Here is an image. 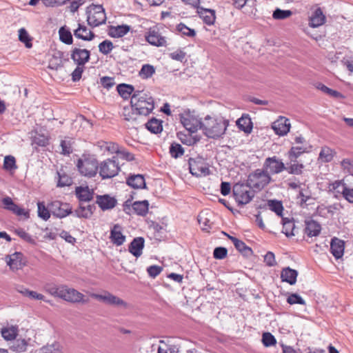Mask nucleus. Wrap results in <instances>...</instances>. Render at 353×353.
Segmentation results:
<instances>
[{"mask_svg":"<svg viewBox=\"0 0 353 353\" xmlns=\"http://www.w3.org/2000/svg\"><path fill=\"white\" fill-rule=\"evenodd\" d=\"M228 125V120L208 115L202 121L201 130L207 137L217 139L225 133Z\"/></svg>","mask_w":353,"mask_h":353,"instance_id":"nucleus-1","label":"nucleus"},{"mask_svg":"<svg viewBox=\"0 0 353 353\" xmlns=\"http://www.w3.org/2000/svg\"><path fill=\"white\" fill-rule=\"evenodd\" d=\"M132 110L139 115L147 116L154 108V100L152 97L140 91H135L130 100Z\"/></svg>","mask_w":353,"mask_h":353,"instance_id":"nucleus-2","label":"nucleus"},{"mask_svg":"<svg viewBox=\"0 0 353 353\" xmlns=\"http://www.w3.org/2000/svg\"><path fill=\"white\" fill-rule=\"evenodd\" d=\"M271 177L263 169H257L248 176L247 183L254 191H260L268 185Z\"/></svg>","mask_w":353,"mask_h":353,"instance_id":"nucleus-3","label":"nucleus"},{"mask_svg":"<svg viewBox=\"0 0 353 353\" xmlns=\"http://www.w3.org/2000/svg\"><path fill=\"white\" fill-rule=\"evenodd\" d=\"M79 172L88 177L94 176L99 169V164L97 159L94 157H84L79 159L77 164Z\"/></svg>","mask_w":353,"mask_h":353,"instance_id":"nucleus-4","label":"nucleus"},{"mask_svg":"<svg viewBox=\"0 0 353 353\" xmlns=\"http://www.w3.org/2000/svg\"><path fill=\"white\" fill-rule=\"evenodd\" d=\"M249 185L243 183H236L233 186V194L236 201L239 205H245L248 203L254 197V192L252 191Z\"/></svg>","mask_w":353,"mask_h":353,"instance_id":"nucleus-5","label":"nucleus"},{"mask_svg":"<svg viewBox=\"0 0 353 353\" xmlns=\"http://www.w3.org/2000/svg\"><path fill=\"white\" fill-rule=\"evenodd\" d=\"M99 175L103 179H110L116 176L120 167L115 157L108 159L100 163L99 166Z\"/></svg>","mask_w":353,"mask_h":353,"instance_id":"nucleus-6","label":"nucleus"},{"mask_svg":"<svg viewBox=\"0 0 353 353\" xmlns=\"http://www.w3.org/2000/svg\"><path fill=\"white\" fill-rule=\"evenodd\" d=\"M305 180L300 181L297 182L292 181L290 179H288V187L291 188L292 190L296 193V203L301 208H304L307 207V204L306 202L311 199L310 194L305 193L307 190L301 187V185L304 184Z\"/></svg>","mask_w":353,"mask_h":353,"instance_id":"nucleus-7","label":"nucleus"},{"mask_svg":"<svg viewBox=\"0 0 353 353\" xmlns=\"http://www.w3.org/2000/svg\"><path fill=\"white\" fill-rule=\"evenodd\" d=\"M106 21V16L102 6H94L88 12L87 21L92 27H97Z\"/></svg>","mask_w":353,"mask_h":353,"instance_id":"nucleus-8","label":"nucleus"},{"mask_svg":"<svg viewBox=\"0 0 353 353\" xmlns=\"http://www.w3.org/2000/svg\"><path fill=\"white\" fill-rule=\"evenodd\" d=\"M62 289L63 290L60 294V299L73 303H85L88 302V299H84V295L77 290L70 288L66 285H63Z\"/></svg>","mask_w":353,"mask_h":353,"instance_id":"nucleus-9","label":"nucleus"},{"mask_svg":"<svg viewBox=\"0 0 353 353\" xmlns=\"http://www.w3.org/2000/svg\"><path fill=\"white\" fill-rule=\"evenodd\" d=\"M145 40L152 46L157 47L167 46L166 38L161 35L157 27L150 28L145 34Z\"/></svg>","mask_w":353,"mask_h":353,"instance_id":"nucleus-10","label":"nucleus"},{"mask_svg":"<svg viewBox=\"0 0 353 353\" xmlns=\"http://www.w3.org/2000/svg\"><path fill=\"white\" fill-rule=\"evenodd\" d=\"M72 208L68 203L54 201L50 203V210L53 216L57 218H64L72 213Z\"/></svg>","mask_w":353,"mask_h":353,"instance_id":"nucleus-11","label":"nucleus"},{"mask_svg":"<svg viewBox=\"0 0 353 353\" xmlns=\"http://www.w3.org/2000/svg\"><path fill=\"white\" fill-rule=\"evenodd\" d=\"M190 172L196 176H206L210 174V170L201 158L192 159L188 161Z\"/></svg>","mask_w":353,"mask_h":353,"instance_id":"nucleus-12","label":"nucleus"},{"mask_svg":"<svg viewBox=\"0 0 353 353\" xmlns=\"http://www.w3.org/2000/svg\"><path fill=\"white\" fill-rule=\"evenodd\" d=\"M90 296L108 305L123 307L125 308L128 306V304L123 300L108 292H105L103 294L92 293L90 294Z\"/></svg>","mask_w":353,"mask_h":353,"instance_id":"nucleus-13","label":"nucleus"},{"mask_svg":"<svg viewBox=\"0 0 353 353\" xmlns=\"http://www.w3.org/2000/svg\"><path fill=\"white\" fill-rule=\"evenodd\" d=\"M181 122L183 127L190 132H195L199 128L201 129L202 121L196 117L185 113L181 115Z\"/></svg>","mask_w":353,"mask_h":353,"instance_id":"nucleus-14","label":"nucleus"},{"mask_svg":"<svg viewBox=\"0 0 353 353\" xmlns=\"http://www.w3.org/2000/svg\"><path fill=\"white\" fill-rule=\"evenodd\" d=\"M284 169V163L276 157L267 158L263 164V170L269 174L280 173Z\"/></svg>","mask_w":353,"mask_h":353,"instance_id":"nucleus-15","label":"nucleus"},{"mask_svg":"<svg viewBox=\"0 0 353 353\" xmlns=\"http://www.w3.org/2000/svg\"><path fill=\"white\" fill-rule=\"evenodd\" d=\"M71 59L77 65L84 66L90 59V51L75 47L71 51Z\"/></svg>","mask_w":353,"mask_h":353,"instance_id":"nucleus-16","label":"nucleus"},{"mask_svg":"<svg viewBox=\"0 0 353 353\" xmlns=\"http://www.w3.org/2000/svg\"><path fill=\"white\" fill-rule=\"evenodd\" d=\"M2 203L5 209L11 211L14 214L17 216H24L26 218L29 217V212L26 211L24 208L14 203L10 197L6 196L3 198L2 199Z\"/></svg>","mask_w":353,"mask_h":353,"instance_id":"nucleus-17","label":"nucleus"},{"mask_svg":"<svg viewBox=\"0 0 353 353\" xmlns=\"http://www.w3.org/2000/svg\"><path fill=\"white\" fill-rule=\"evenodd\" d=\"M26 264V261L21 252H15L11 254L9 256V260L7 261V265L13 271L22 269Z\"/></svg>","mask_w":353,"mask_h":353,"instance_id":"nucleus-18","label":"nucleus"},{"mask_svg":"<svg viewBox=\"0 0 353 353\" xmlns=\"http://www.w3.org/2000/svg\"><path fill=\"white\" fill-rule=\"evenodd\" d=\"M96 203L104 211L114 208L117 204V199L108 194L97 195Z\"/></svg>","mask_w":353,"mask_h":353,"instance_id":"nucleus-19","label":"nucleus"},{"mask_svg":"<svg viewBox=\"0 0 353 353\" xmlns=\"http://www.w3.org/2000/svg\"><path fill=\"white\" fill-rule=\"evenodd\" d=\"M345 242L336 237H334L330 243V252L336 259H341L344 253Z\"/></svg>","mask_w":353,"mask_h":353,"instance_id":"nucleus-20","label":"nucleus"},{"mask_svg":"<svg viewBox=\"0 0 353 353\" xmlns=\"http://www.w3.org/2000/svg\"><path fill=\"white\" fill-rule=\"evenodd\" d=\"M75 194L80 203H87L93 199L94 191L88 186L76 188Z\"/></svg>","mask_w":353,"mask_h":353,"instance_id":"nucleus-21","label":"nucleus"},{"mask_svg":"<svg viewBox=\"0 0 353 353\" xmlns=\"http://www.w3.org/2000/svg\"><path fill=\"white\" fill-rule=\"evenodd\" d=\"M197 13L205 24L208 26L214 24L216 19L215 10L199 6L197 7Z\"/></svg>","mask_w":353,"mask_h":353,"instance_id":"nucleus-22","label":"nucleus"},{"mask_svg":"<svg viewBox=\"0 0 353 353\" xmlns=\"http://www.w3.org/2000/svg\"><path fill=\"white\" fill-rule=\"evenodd\" d=\"M145 240L143 237H136L130 243L129 252L135 257H139L142 254Z\"/></svg>","mask_w":353,"mask_h":353,"instance_id":"nucleus-23","label":"nucleus"},{"mask_svg":"<svg viewBox=\"0 0 353 353\" xmlns=\"http://www.w3.org/2000/svg\"><path fill=\"white\" fill-rule=\"evenodd\" d=\"M111 241L113 244L119 246L123 244L125 241V236L122 234V228L119 224L113 226L110 231Z\"/></svg>","mask_w":353,"mask_h":353,"instance_id":"nucleus-24","label":"nucleus"},{"mask_svg":"<svg viewBox=\"0 0 353 353\" xmlns=\"http://www.w3.org/2000/svg\"><path fill=\"white\" fill-rule=\"evenodd\" d=\"M325 22V17L321 8H317L311 14L309 19V26L312 28H318Z\"/></svg>","mask_w":353,"mask_h":353,"instance_id":"nucleus-25","label":"nucleus"},{"mask_svg":"<svg viewBox=\"0 0 353 353\" xmlns=\"http://www.w3.org/2000/svg\"><path fill=\"white\" fill-rule=\"evenodd\" d=\"M130 30L131 27L126 24L111 26L109 27L108 34L113 38H120L127 34Z\"/></svg>","mask_w":353,"mask_h":353,"instance_id":"nucleus-26","label":"nucleus"},{"mask_svg":"<svg viewBox=\"0 0 353 353\" xmlns=\"http://www.w3.org/2000/svg\"><path fill=\"white\" fill-rule=\"evenodd\" d=\"M95 206L94 205H85V203H80L79 208L75 210L74 213L77 217L88 219L92 215Z\"/></svg>","mask_w":353,"mask_h":353,"instance_id":"nucleus-27","label":"nucleus"},{"mask_svg":"<svg viewBox=\"0 0 353 353\" xmlns=\"http://www.w3.org/2000/svg\"><path fill=\"white\" fill-rule=\"evenodd\" d=\"M126 183L129 186L134 189H141L146 188L145 179L143 175L139 174L130 175L127 179Z\"/></svg>","mask_w":353,"mask_h":353,"instance_id":"nucleus-28","label":"nucleus"},{"mask_svg":"<svg viewBox=\"0 0 353 353\" xmlns=\"http://www.w3.org/2000/svg\"><path fill=\"white\" fill-rule=\"evenodd\" d=\"M321 230V225L316 221H305V233L310 237L317 236Z\"/></svg>","mask_w":353,"mask_h":353,"instance_id":"nucleus-29","label":"nucleus"},{"mask_svg":"<svg viewBox=\"0 0 353 353\" xmlns=\"http://www.w3.org/2000/svg\"><path fill=\"white\" fill-rule=\"evenodd\" d=\"M74 34L77 38L83 41H92L95 37L94 32L81 24H79V27L74 30Z\"/></svg>","mask_w":353,"mask_h":353,"instance_id":"nucleus-30","label":"nucleus"},{"mask_svg":"<svg viewBox=\"0 0 353 353\" xmlns=\"http://www.w3.org/2000/svg\"><path fill=\"white\" fill-rule=\"evenodd\" d=\"M272 128L278 135L287 134V118L280 117L279 119L273 122Z\"/></svg>","mask_w":353,"mask_h":353,"instance_id":"nucleus-31","label":"nucleus"},{"mask_svg":"<svg viewBox=\"0 0 353 353\" xmlns=\"http://www.w3.org/2000/svg\"><path fill=\"white\" fill-rule=\"evenodd\" d=\"M228 237L232 241L236 249L238 250L241 254L245 256H250L252 254V249L247 246L243 241L232 236L228 235Z\"/></svg>","mask_w":353,"mask_h":353,"instance_id":"nucleus-32","label":"nucleus"},{"mask_svg":"<svg viewBox=\"0 0 353 353\" xmlns=\"http://www.w3.org/2000/svg\"><path fill=\"white\" fill-rule=\"evenodd\" d=\"M149 203L147 200L135 201L132 204V209L137 215L144 216L148 212Z\"/></svg>","mask_w":353,"mask_h":353,"instance_id":"nucleus-33","label":"nucleus"},{"mask_svg":"<svg viewBox=\"0 0 353 353\" xmlns=\"http://www.w3.org/2000/svg\"><path fill=\"white\" fill-rule=\"evenodd\" d=\"M238 128L245 133H250L252 130V123L250 117L243 115L236 121Z\"/></svg>","mask_w":353,"mask_h":353,"instance_id":"nucleus-34","label":"nucleus"},{"mask_svg":"<svg viewBox=\"0 0 353 353\" xmlns=\"http://www.w3.org/2000/svg\"><path fill=\"white\" fill-rule=\"evenodd\" d=\"M335 152L327 146L321 148L319 155V160L322 163H330L332 161Z\"/></svg>","mask_w":353,"mask_h":353,"instance_id":"nucleus-35","label":"nucleus"},{"mask_svg":"<svg viewBox=\"0 0 353 353\" xmlns=\"http://www.w3.org/2000/svg\"><path fill=\"white\" fill-rule=\"evenodd\" d=\"M288 304L291 305L297 304L301 306L302 311H305L306 310L305 301L297 293L288 292Z\"/></svg>","mask_w":353,"mask_h":353,"instance_id":"nucleus-36","label":"nucleus"},{"mask_svg":"<svg viewBox=\"0 0 353 353\" xmlns=\"http://www.w3.org/2000/svg\"><path fill=\"white\" fill-rule=\"evenodd\" d=\"M307 148L303 146L292 145L288 150V160L290 161H299L298 159L305 152H307Z\"/></svg>","mask_w":353,"mask_h":353,"instance_id":"nucleus-37","label":"nucleus"},{"mask_svg":"<svg viewBox=\"0 0 353 353\" xmlns=\"http://www.w3.org/2000/svg\"><path fill=\"white\" fill-rule=\"evenodd\" d=\"M145 128L152 133H160L163 130L162 121L152 118L145 123Z\"/></svg>","mask_w":353,"mask_h":353,"instance_id":"nucleus-38","label":"nucleus"},{"mask_svg":"<svg viewBox=\"0 0 353 353\" xmlns=\"http://www.w3.org/2000/svg\"><path fill=\"white\" fill-rule=\"evenodd\" d=\"M117 90L121 97L124 99H128L134 92V88L132 85L121 83L117 85Z\"/></svg>","mask_w":353,"mask_h":353,"instance_id":"nucleus-39","label":"nucleus"},{"mask_svg":"<svg viewBox=\"0 0 353 353\" xmlns=\"http://www.w3.org/2000/svg\"><path fill=\"white\" fill-rule=\"evenodd\" d=\"M304 165L303 161H294L288 162V174L299 175L302 174Z\"/></svg>","mask_w":353,"mask_h":353,"instance_id":"nucleus-40","label":"nucleus"},{"mask_svg":"<svg viewBox=\"0 0 353 353\" xmlns=\"http://www.w3.org/2000/svg\"><path fill=\"white\" fill-rule=\"evenodd\" d=\"M38 216L44 221H48L50 217V203L46 206L43 202L37 203Z\"/></svg>","mask_w":353,"mask_h":353,"instance_id":"nucleus-41","label":"nucleus"},{"mask_svg":"<svg viewBox=\"0 0 353 353\" xmlns=\"http://www.w3.org/2000/svg\"><path fill=\"white\" fill-rule=\"evenodd\" d=\"M39 0H30V6H35ZM46 7H60L66 4L70 0H41Z\"/></svg>","mask_w":353,"mask_h":353,"instance_id":"nucleus-42","label":"nucleus"},{"mask_svg":"<svg viewBox=\"0 0 353 353\" xmlns=\"http://www.w3.org/2000/svg\"><path fill=\"white\" fill-rule=\"evenodd\" d=\"M63 285H57L54 283H46L44 286V290L46 292L54 297L60 298V294L62 292V288Z\"/></svg>","mask_w":353,"mask_h":353,"instance_id":"nucleus-43","label":"nucleus"},{"mask_svg":"<svg viewBox=\"0 0 353 353\" xmlns=\"http://www.w3.org/2000/svg\"><path fill=\"white\" fill-rule=\"evenodd\" d=\"M39 353H63L62 347L59 343L54 342L40 348Z\"/></svg>","mask_w":353,"mask_h":353,"instance_id":"nucleus-44","label":"nucleus"},{"mask_svg":"<svg viewBox=\"0 0 353 353\" xmlns=\"http://www.w3.org/2000/svg\"><path fill=\"white\" fill-rule=\"evenodd\" d=\"M60 40L68 45H70L73 42L72 35L70 30L64 27H61L59 30Z\"/></svg>","mask_w":353,"mask_h":353,"instance_id":"nucleus-45","label":"nucleus"},{"mask_svg":"<svg viewBox=\"0 0 353 353\" xmlns=\"http://www.w3.org/2000/svg\"><path fill=\"white\" fill-rule=\"evenodd\" d=\"M1 335L6 341H11L17 335V328L15 327H5L1 330Z\"/></svg>","mask_w":353,"mask_h":353,"instance_id":"nucleus-46","label":"nucleus"},{"mask_svg":"<svg viewBox=\"0 0 353 353\" xmlns=\"http://www.w3.org/2000/svg\"><path fill=\"white\" fill-rule=\"evenodd\" d=\"M19 40L23 43L28 48H30L32 46L31 42L32 39L24 28H21L19 30Z\"/></svg>","mask_w":353,"mask_h":353,"instance_id":"nucleus-47","label":"nucleus"},{"mask_svg":"<svg viewBox=\"0 0 353 353\" xmlns=\"http://www.w3.org/2000/svg\"><path fill=\"white\" fill-rule=\"evenodd\" d=\"M155 73V68L150 64H145L139 71V76L144 79L150 78Z\"/></svg>","mask_w":353,"mask_h":353,"instance_id":"nucleus-48","label":"nucleus"},{"mask_svg":"<svg viewBox=\"0 0 353 353\" xmlns=\"http://www.w3.org/2000/svg\"><path fill=\"white\" fill-rule=\"evenodd\" d=\"M336 187L341 188L342 194L343 197L350 203H353V188H349L346 186V184H341L339 183H336L335 184Z\"/></svg>","mask_w":353,"mask_h":353,"instance_id":"nucleus-49","label":"nucleus"},{"mask_svg":"<svg viewBox=\"0 0 353 353\" xmlns=\"http://www.w3.org/2000/svg\"><path fill=\"white\" fill-rule=\"evenodd\" d=\"M170 153L172 157L176 159L183 155L184 150L179 143H173L170 147Z\"/></svg>","mask_w":353,"mask_h":353,"instance_id":"nucleus-50","label":"nucleus"},{"mask_svg":"<svg viewBox=\"0 0 353 353\" xmlns=\"http://www.w3.org/2000/svg\"><path fill=\"white\" fill-rule=\"evenodd\" d=\"M28 343L25 339H17L14 341L11 346L12 350L17 352H25L27 349Z\"/></svg>","mask_w":353,"mask_h":353,"instance_id":"nucleus-51","label":"nucleus"},{"mask_svg":"<svg viewBox=\"0 0 353 353\" xmlns=\"http://www.w3.org/2000/svg\"><path fill=\"white\" fill-rule=\"evenodd\" d=\"M113 48L112 42L109 40H105L99 45V52L105 55L109 54L112 50Z\"/></svg>","mask_w":353,"mask_h":353,"instance_id":"nucleus-52","label":"nucleus"},{"mask_svg":"<svg viewBox=\"0 0 353 353\" xmlns=\"http://www.w3.org/2000/svg\"><path fill=\"white\" fill-rule=\"evenodd\" d=\"M72 141L71 139L62 140L60 143L61 148V153L64 155H69L72 152Z\"/></svg>","mask_w":353,"mask_h":353,"instance_id":"nucleus-53","label":"nucleus"},{"mask_svg":"<svg viewBox=\"0 0 353 353\" xmlns=\"http://www.w3.org/2000/svg\"><path fill=\"white\" fill-rule=\"evenodd\" d=\"M268 205L270 209L274 212L278 216H282L283 207L281 202L277 201H269Z\"/></svg>","mask_w":353,"mask_h":353,"instance_id":"nucleus-54","label":"nucleus"},{"mask_svg":"<svg viewBox=\"0 0 353 353\" xmlns=\"http://www.w3.org/2000/svg\"><path fill=\"white\" fill-rule=\"evenodd\" d=\"M262 343L264 346L270 347L275 345L276 341L270 332H264L262 335Z\"/></svg>","mask_w":353,"mask_h":353,"instance_id":"nucleus-55","label":"nucleus"},{"mask_svg":"<svg viewBox=\"0 0 353 353\" xmlns=\"http://www.w3.org/2000/svg\"><path fill=\"white\" fill-rule=\"evenodd\" d=\"M177 30L181 32L182 34L193 37L196 34V32L194 30L191 29L186 26L184 23H179L176 27Z\"/></svg>","mask_w":353,"mask_h":353,"instance_id":"nucleus-56","label":"nucleus"},{"mask_svg":"<svg viewBox=\"0 0 353 353\" xmlns=\"http://www.w3.org/2000/svg\"><path fill=\"white\" fill-rule=\"evenodd\" d=\"M3 168L6 170H12L16 169L15 158L12 156L8 155L4 158Z\"/></svg>","mask_w":353,"mask_h":353,"instance_id":"nucleus-57","label":"nucleus"},{"mask_svg":"<svg viewBox=\"0 0 353 353\" xmlns=\"http://www.w3.org/2000/svg\"><path fill=\"white\" fill-rule=\"evenodd\" d=\"M136 115V111L132 110V107L131 106V108H124L123 112V116L124 117V119L126 121H134L137 119Z\"/></svg>","mask_w":353,"mask_h":353,"instance_id":"nucleus-58","label":"nucleus"},{"mask_svg":"<svg viewBox=\"0 0 353 353\" xmlns=\"http://www.w3.org/2000/svg\"><path fill=\"white\" fill-rule=\"evenodd\" d=\"M228 254V250L225 248L218 247L214 250L213 255L216 259H223Z\"/></svg>","mask_w":353,"mask_h":353,"instance_id":"nucleus-59","label":"nucleus"},{"mask_svg":"<svg viewBox=\"0 0 353 353\" xmlns=\"http://www.w3.org/2000/svg\"><path fill=\"white\" fill-rule=\"evenodd\" d=\"M163 268L159 265H151L147 268V272L150 276L152 278H155L162 271Z\"/></svg>","mask_w":353,"mask_h":353,"instance_id":"nucleus-60","label":"nucleus"},{"mask_svg":"<svg viewBox=\"0 0 353 353\" xmlns=\"http://www.w3.org/2000/svg\"><path fill=\"white\" fill-rule=\"evenodd\" d=\"M298 271L288 267V284L293 285L296 282Z\"/></svg>","mask_w":353,"mask_h":353,"instance_id":"nucleus-61","label":"nucleus"},{"mask_svg":"<svg viewBox=\"0 0 353 353\" xmlns=\"http://www.w3.org/2000/svg\"><path fill=\"white\" fill-rule=\"evenodd\" d=\"M341 166L344 170H346L347 172L353 174V160L350 159H344L341 163Z\"/></svg>","mask_w":353,"mask_h":353,"instance_id":"nucleus-62","label":"nucleus"},{"mask_svg":"<svg viewBox=\"0 0 353 353\" xmlns=\"http://www.w3.org/2000/svg\"><path fill=\"white\" fill-rule=\"evenodd\" d=\"M58 175H59L58 186L63 187V186L70 185L71 179L68 176H67L65 174L61 175L59 172H58Z\"/></svg>","mask_w":353,"mask_h":353,"instance_id":"nucleus-63","label":"nucleus"},{"mask_svg":"<svg viewBox=\"0 0 353 353\" xmlns=\"http://www.w3.org/2000/svg\"><path fill=\"white\" fill-rule=\"evenodd\" d=\"M101 83L103 86V88L109 90L114 85V80L112 77H103L101 78Z\"/></svg>","mask_w":353,"mask_h":353,"instance_id":"nucleus-64","label":"nucleus"}]
</instances>
